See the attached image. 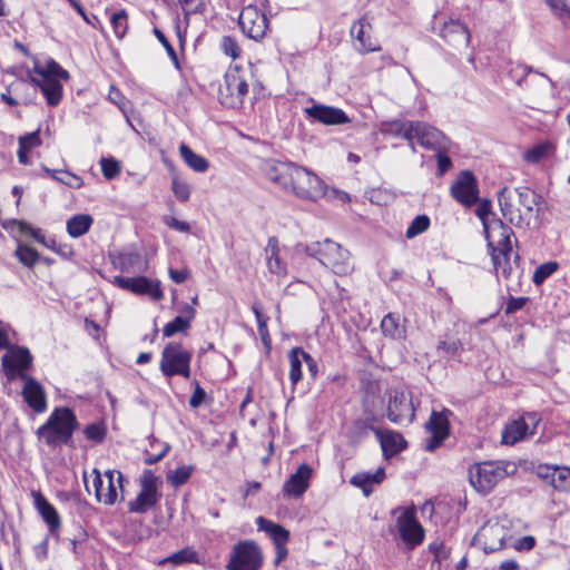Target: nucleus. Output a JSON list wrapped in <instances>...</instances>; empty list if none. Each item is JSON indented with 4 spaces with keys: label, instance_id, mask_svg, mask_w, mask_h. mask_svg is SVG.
I'll return each instance as SVG.
<instances>
[{
    "label": "nucleus",
    "instance_id": "1",
    "mask_svg": "<svg viewBox=\"0 0 570 570\" xmlns=\"http://www.w3.org/2000/svg\"><path fill=\"white\" fill-rule=\"evenodd\" d=\"M265 174L271 181L305 200L316 202L326 191V185L317 175L292 161H267Z\"/></svg>",
    "mask_w": 570,
    "mask_h": 570
},
{
    "label": "nucleus",
    "instance_id": "2",
    "mask_svg": "<svg viewBox=\"0 0 570 570\" xmlns=\"http://www.w3.org/2000/svg\"><path fill=\"white\" fill-rule=\"evenodd\" d=\"M304 252L331 268L335 275L345 276L354 269L350 250L330 238L305 245Z\"/></svg>",
    "mask_w": 570,
    "mask_h": 570
},
{
    "label": "nucleus",
    "instance_id": "3",
    "mask_svg": "<svg viewBox=\"0 0 570 570\" xmlns=\"http://www.w3.org/2000/svg\"><path fill=\"white\" fill-rule=\"evenodd\" d=\"M78 421L69 407H56L45 424L38 428L37 436L49 446L69 444Z\"/></svg>",
    "mask_w": 570,
    "mask_h": 570
},
{
    "label": "nucleus",
    "instance_id": "4",
    "mask_svg": "<svg viewBox=\"0 0 570 570\" xmlns=\"http://www.w3.org/2000/svg\"><path fill=\"white\" fill-rule=\"evenodd\" d=\"M513 230L501 220L497 222L487 234L489 248L491 250L493 266L497 273H501L509 278L513 272V265L517 264L518 255L514 262H511Z\"/></svg>",
    "mask_w": 570,
    "mask_h": 570
},
{
    "label": "nucleus",
    "instance_id": "5",
    "mask_svg": "<svg viewBox=\"0 0 570 570\" xmlns=\"http://www.w3.org/2000/svg\"><path fill=\"white\" fill-rule=\"evenodd\" d=\"M515 465L509 461H484L469 468V481L473 489L488 494L505 476L515 472Z\"/></svg>",
    "mask_w": 570,
    "mask_h": 570
},
{
    "label": "nucleus",
    "instance_id": "6",
    "mask_svg": "<svg viewBox=\"0 0 570 570\" xmlns=\"http://www.w3.org/2000/svg\"><path fill=\"white\" fill-rule=\"evenodd\" d=\"M191 354L180 343H168L161 353L160 371L167 376L181 375L185 379L190 376Z\"/></svg>",
    "mask_w": 570,
    "mask_h": 570
},
{
    "label": "nucleus",
    "instance_id": "7",
    "mask_svg": "<svg viewBox=\"0 0 570 570\" xmlns=\"http://www.w3.org/2000/svg\"><path fill=\"white\" fill-rule=\"evenodd\" d=\"M140 490L137 497L129 501L128 509L134 513H145L158 504L161 493L159 487L161 480L151 470H145L140 475Z\"/></svg>",
    "mask_w": 570,
    "mask_h": 570
},
{
    "label": "nucleus",
    "instance_id": "8",
    "mask_svg": "<svg viewBox=\"0 0 570 570\" xmlns=\"http://www.w3.org/2000/svg\"><path fill=\"white\" fill-rule=\"evenodd\" d=\"M396 514L395 530L407 549H414L424 540V529L416 520L414 508H397L393 511Z\"/></svg>",
    "mask_w": 570,
    "mask_h": 570
},
{
    "label": "nucleus",
    "instance_id": "9",
    "mask_svg": "<svg viewBox=\"0 0 570 570\" xmlns=\"http://www.w3.org/2000/svg\"><path fill=\"white\" fill-rule=\"evenodd\" d=\"M219 94L224 105L230 108L240 107L248 94L247 72L238 67L229 68L225 73Z\"/></svg>",
    "mask_w": 570,
    "mask_h": 570
},
{
    "label": "nucleus",
    "instance_id": "10",
    "mask_svg": "<svg viewBox=\"0 0 570 570\" xmlns=\"http://www.w3.org/2000/svg\"><path fill=\"white\" fill-rule=\"evenodd\" d=\"M262 564L259 547L254 541L244 540L233 547L226 570H259Z\"/></svg>",
    "mask_w": 570,
    "mask_h": 570
},
{
    "label": "nucleus",
    "instance_id": "11",
    "mask_svg": "<svg viewBox=\"0 0 570 570\" xmlns=\"http://www.w3.org/2000/svg\"><path fill=\"white\" fill-rule=\"evenodd\" d=\"M540 423L537 413H527L521 417L509 422L502 431V443L513 445L535 433Z\"/></svg>",
    "mask_w": 570,
    "mask_h": 570
},
{
    "label": "nucleus",
    "instance_id": "12",
    "mask_svg": "<svg viewBox=\"0 0 570 570\" xmlns=\"http://www.w3.org/2000/svg\"><path fill=\"white\" fill-rule=\"evenodd\" d=\"M414 404L411 394L405 391L394 390L390 393L387 406L389 419L396 424L406 425L414 420Z\"/></svg>",
    "mask_w": 570,
    "mask_h": 570
},
{
    "label": "nucleus",
    "instance_id": "13",
    "mask_svg": "<svg viewBox=\"0 0 570 570\" xmlns=\"http://www.w3.org/2000/svg\"><path fill=\"white\" fill-rule=\"evenodd\" d=\"M507 534V529L499 522H488L475 533L472 544L491 553L503 548Z\"/></svg>",
    "mask_w": 570,
    "mask_h": 570
},
{
    "label": "nucleus",
    "instance_id": "14",
    "mask_svg": "<svg viewBox=\"0 0 570 570\" xmlns=\"http://www.w3.org/2000/svg\"><path fill=\"white\" fill-rule=\"evenodd\" d=\"M450 410L432 411L429 421L425 424L430 436L425 440L424 449L429 452L439 448L450 434L449 415Z\"/></svg>",
    "mask_w": 570,
    "mask_h": 570
},
{
    "label": "nucleus",
    "instance_id": "15",
    "mask_svg": "<svg viewBox=\"0 0 570 570\" xmlns=\"http://www.w3.org/2000/svg\"><path fill=\"white\" fill-rule=\"evenodd\" d=\"M451 196L461 205L471 207L479 200V187L470 170L461 171L450 187Z\"/></svg>",
    "mask_w": 570,
    "mask_h": 570
},
{
    "label": "nucleus",
    "instance_id": "16",
    "mask_svg": "<svg viewBox=\"0 0 570 570\" xmlns=\"http://www.w3.org/2000/svg\"><path fill=\"white\" fill-rule=\"evenodd\" d=\"M238 24L244 35L253 40H261L265 37L268 20L255 6H246L240 11Z\"/></svg>",
    "mask_w": 570,
    "mask_h": 570
},
{
    "label": "nucleus",
    "instance_id": "17",
    "mask_svg": "<svg viewBox=\"0 0 570 570\" xmlns=\"http://www.w3.org/2000/svg\"><path fill=\"white\" fill-rule=\"evenodd\" d=\"M114 285L118 286L121 289L129 291L134 294L138 295H148L154 301H159L163 298L164 293L160 288V283L158 281L149 279L145 276L138 277H122L115 276L112 282Z\"/></svg>",
    "mask_w": 570,
    "mask_h": 570
},
{
    "label": "nucleus",
    "instance_id": "18",
    "mask_svg": "<svg viewBox=\"0 0 570 570\" xmlns=\"http://www.w3.org/2000/svg\"><path fill=\"white\" fill-rule=\"evenodd\" d=\"M412 140H416L420 146L431 150H442L448 145V139L442 131L423 121H413Z\"/></svg>",
    "mask_w": 570,
    "mask_h": 570
},
{
    "label": "nucleus",
    "instance_id": "19",
    "mask_svg": "<svg viewBox=\"0 0 570 570\" xmlns=\"http://www.w3.org/2000/svg\"><path fill=\"white\" fill-rule=\"evenodd\" d=\"M6 375L9 380L19 377V373H24L32 364V355L27 347L10 346L8 353L1 358Z\"/></svg>",
    "mask_w": 570,
    "mask_h": 570
},
{
    "label": "nucleus",
    "instance_id": "20",
    "mask_svg": "<svg viewBox=\"0 0 570 570\" xmlns=\"http://www.w3.org/2000/svg\"><path fill=\"white\" fill-rule=\"evenodd\" d=\"M24 384L22 397L24 402L36 412L43 413L47 410V395L41 384L26 373H19Z\"/></svg>",
    "mask_w": 570,
    "mask_h": 570
},
{
    "label": "nucleus",
    "instance_id": "21",
    "mask_svg": "<svg viewBox=\"0 0 570 570\" xmlns=\"http://www.w3.org/2000/svg\"><path fill=\"white\" fill-rule=\"evenodd\" d=\"M306 116L314 121L326 126L343 125L351 121L348 116L340 108L314 104L304 109Z\"/></svg>",
    "mask_w": 570,
    "mask_h": 570
},
{
    "label": "nucleus",
    "instance_id": "22",
    "mask_svg": "<svg viewBox=\"0 0 570 570\" xmlns=\"http://www.w3.org/2000/svg\"><path fill=\"white\" fill-rule=\"evenodd\" d=\"M313 475V469L302 463L295 473H293L283 485L284 497L298 499L301 498L309 487V481Z\"/></svg>",
    "mask_w": 570,
    "mask_h": 570
},
{
    "label": "nucleus",
    "instance_id": "23",
    "mask_svg": "<svg viewBox=\"0 0 570 570\" xmlns=\"http://www.w3.org/2000/svg\"><path fill=\"white\" fill-rule=\"evenodd\" d=\"M440 36L451 46L468 47L471 40V35L468 27L460 20L450 18L444 21Z\"/></svg>",
    "mask_w": 570,
    "mask_h": 570
},
{
    "label": "nucleus",
    "instance_id": "24",
    "mask_svg": "<svg viewBox=\"0 0 570 570\" xmlns=\"http://www.w3.org/2000/svg\"><path fill=\"white\" fill-rule=\"evenodd\" d=\"M372 24L367 16H363L351 27V36L358 43V49L363 51H375L379 49L377 42L371 36Z\"/></svg>",
    "mask_w": 570,
    "mask_h": 570
},
{
    "label": "nucleus",
    "instance_id": "25",
    "mask_svg": "<svg viewBox=\"0 0 570 570\" xmlns=\"http://www.w3.org/2000/svg\"><path fill=\"white\" fill-rule=\"evenodd\" d=\"M105 479L104 489L98 490V501L112 505L118 499V490H122L124 475L120 471L108 470Z\"/></svg>",
    "mask_w": 570,
    "mask_h": 570
},
{
    "label": "nucleus",
    "instance_id": "26",
    "mask_svg": "<svg viewBox=\"0 0 570 570\" xmlns=\"http://www.w3.org/2000/svg\"><path fill=\"white\" fill-rule=\"evenodd\" d=\"M266 254V266L268 271L277 277H286L288 274L287 265L282 259L279 254V243L275 236H272L267 240L265 248Z\"/></svg>",
    "mask_w": 570,
    "mask_h": 570
},
{
    "label": "nucleus",
    "instance_id": "27",
    "mask_svg": "<svg viewBox=\"0 0 570 570\" xmlns=\"http://www.w3.org/2000/svg\"><path fill=\"white\" fill-rule=\"evenodd\" d=\"M539 476L549 481L558 491H570V469L567 466H540Z\"/></svg>",
    "mask_w": 570,
    "mask_h": 570
},
{
    "label": "nucleus",
    "instance_id": "28",
    "mask_svg": "<svg viewBox=\"0 0 570 570\" xmlns=\"http://www.w3.org/2000/svg\"><path fill=\"white\" fill-rule=\"evenodd\" d=\"M29 81L36 87L40 88L41 92L47 99L49 106H57L62 98V85L60 80L57 79H47L40 80L31 75V71H28Z\"/></svg>",
    "mask_w": 570,
    "mask_h": 570
},
{
    "label": "nucleus",
    "instance_id": "29",
    "mask_svg": "<svg viewBox=\"0 0 570 570\" xmlns=\"http://www.w3.org/2000/svg\"><path fill=\"white\" fill-rule=\"evenodd\" d=\"M32 497L37 511L47 523L50 532H55L60 527V518L57 510L40 492H32Z\"/></svg>",
    "mask_w": 570,
    "mask_h": 570
},
{
    "label": "nucleus",
    "instance_id": "30",
    "mask_svg": "<svg viewBox=\"0 0 570 570\" xmlns=\"http://www.w3.org/2000/svg\"><path fill=\"white\" fill-rule=\"evenodd\" d=\"M498 202L500 206V210L504 218H507L511 224L515 226H523L529 225V222H525V218L522 214L517 210L511 200V193L510 190L504 187L498 193Z\"/></svg>",
    "mask_w": 570,
    "mask_h": 570
},
{
    "label": "nucleus",
    "instance_id": "31",
    "mask_svg": "<svg viewBox=\"0 0 570 570\" xmlns=\"http://www.w3.org/2000/svg\"><path fill=\"white\" fill-rule=\"evenodd\" d=\"M31 75L36 73L41 77L40 80L57 79L68 80L69 72L63 69L53 59H48L45 66H41L36 57H33V68L30 70Z\"/></svg>",
    "mask_w": 570,
    "mask_h": 570
},
{
    "label": "nucleus",
    "instance_id": "32",
    "mask_svg": "<svg viewBox=\"0 0 570 570\" xmlns=\"http://www.w3.org/2000/svg\"><path fill=\"white\" fill-rule=\"evenodd\" d=\"M413 121L410 120H390L380 125V132L385 137L403 138L411 140Z\"/></svg>",
    "mask_w": 570,
    "mask_h": 570
},
{
    "label": "nucleus",
    "instance_id": "33",
    "mask_svg": "<svg viewBox=\"0 0 570 570\" xmlns=\"http://www.w3.org/2000/svg\"><path fill=\"white\" fill-rule=\"evenodd\" d=\"M385 478L383 468H379L374 473L361 472L352 476L351 484L361 488L364 495L368 497L373 492V485L380 484Z\"/></svg>",
    "mask_w": 570,
    "mask_h": 570
},
{
    "label": "nucleus",
    "instance_id": "34",
    "mask_svg": "<svg viewBox=\"0 0 570 570\" xmlns=\"http://www.w3.org/2000/svg\"><path fill=\"white\" fill-rule=\"evenodd\" d=\"M258 530L266 532L276 546H286L289 540V532L281 524L274 523L263 517L256 519Z\"/></svg>",
    "mask_w": 570,
    "mask_h": 570
},
{
    "label": "nucleus",
    "instance_id": "35",
    "mask_svg": "<svg viewBox=\"0 0 570 570\" xmlns=\"http://www.w3.org/2000/svg\"><path fill=\"white\" fill-rule=\"evenodd\" d=\"M112 264L124 273L142 271L141 255L137 252H121L114 257Z\"/></svg>",
    "mask_w": 570,
    "mask_h": 570
},
{
    "label": "nucleus",
    "instance_id": "36",
    "mask_svg": "<svg viewBox=\"0 0 570 570\" xmlns=\"http://www.w3.org/2000/svg\"><path fill=\"white\" fill-rule=\"evenodd\" d=\"M376 434L380 438L381 446L385 455H394L404 450L406 446V442L400 433H380L376 431Z\"/></svg>",
    "mask_w": 570,
    "mask_h": 570
},
{
    "label": "nucleus",
    "instance_id": "37",
    "mask_svg": "<svg viewBox=\"0 0 570 570\" xmlns=\"http://www.w3.org/2000/svg\"><path fill=\"white\" fill-rule=\"evenodd\" d=\"M519 198V204L524 208L525 222L532 216L534 208L541 203V196L533 191L531 188L522 186L515 189Z\"/></svg>",
    "mask_w": 570,
    "mask_h": 570
},
{
    "label": "nucleus",
    "instance_id": "38",
    "mask_svg": "<svg viewBox=\"0 0 570 570\" xmlns=\"http://www.w3.org/2000/svg\"><path fill=\"white\" fill-rule=\"evenodd\" d=\"M381 328L385 336H390L393 340L405 337V326L400 315L393 313L385 315L381 322Z\"/></svg>",
    "mask_w": 570,
    "mask_h": 570
},
{
    "label": "nucleus",
    "instance_id": "39",
    "mask_svg": "<svg viewBox=\"0 0 570 570\" xmlns=\"http://www.w3.org/2000/svg\"><path fill=\"white\" fill-rule=\"evenodd\" d=\"M94 219L88 214H78L67 220V232L73 237L85 235L91 227Z\"/></svg>",
    "mask_w": 570,
    "mask_h": 570
},
{
    "label": "nucleus",
    "instance_id": "40",
    "mask_svg": "<svg viewBox=\"0 0 570 570\" xmlns=\"http://www.w3.org/2000/svg\"><path fill=\"white\" fill-rule=\"evenodd\" d=\"M179 154L187 166L197 173H205L209 167L208 160L194 153L186 144L179 146Z\"/></svg>",
    "mask_w": 570,
    "mask_h": 570
},
{
    "label": "nucleus",
    "instance_id": "41",
    "mask_svg": "<svg viewBox=\"0 0 570 570\" xmlns=\"http://www.w3.org/2000/svg\"><path fill=\"white\" fill-rule=\"evenodd\" d=\"M304 360L305 351L302 347H294L289 351V380L293 385H296L302 380V365Z\"/></svg>",
    "mask_w": 570,
    "mask_h": 570
},
{
    "label": "nucleus",
    "instance_id": "42",
    "mask_svg": "<svg viewBox=\"0 0 570 570\" xmlns=\"http://www.w3.org/2000/svg\"><path fill=\"white\" fill-rule=\"evenodd\" d=\"M43 171L53 180L59 181L68 187L79 189L83 185V180L81 177L77 176L76 174H72L68 170H57V169H50L46 166L42 167Z\"/></svg>",
    "mask_w": 570,
    "mask_h": 570
},
{
    "label": "nucleus",
    "instance_id": "43",
    "mask_svg": "<svg viewBox=\"0 0 570 570\" xmlns=\"http://www.w3.org/2000/svg\"><path fill=\"white\" fill-rule=\"evenodd\" d=\"M173 563L175 566H181L185 563H200L198 553L193 548H184L169 557L163 559L159 564Z\"/></svg>",
    "mask_w": 570,
    "mask_h": 570
},
{
    "label": "nucleus",
    "instance_id": "44",
    "mask_svg": "<svg viewBox=\"0 0 570 570\" xmlns=\"http://www.w3.org/2000/svg\"><path fill=\"white\" fill-rule=\"evenodd\" d=\"M252 311L255 314V317H256V321H257V330H258V334L261 336V340H262L265 348L267 350V352H269L271 348H272V338H271V335H269V332H268V327H267V317H265L262 314L261 307H259L258 304H254L252 306Z\"/></svg>",
    "mask_w": 570,
    "mask_h": 570
},
{
    "label": "nucleus",
    "instance_id": "45",
    "mask_svg": "<svg viewBox=\"0 0 570 570\" xmlns=\"http://www.w3.org/2000/svg\"><path fill=\"white\" fill-rule=\"evenodd\" d=\"M14 256L22 265L29 268L33 267L40 258L38 252L35 248L21 243L18 244Z\"/></svg>",
    "mask_w": 570,
    "mask_h": 570
},
{
    "label": "nucleus",
    "instance_id": "46",
    "mask_svg": "<svg viewBox=\"0 0 570 570\" xmlns=\"http://www.w3.org/2000/svg\"><path fill=\"white\" fill-rule=\"evenodd\" d=\"M553 150L551 142H540L524 153V159L530 164H537L548 157Z\"/></svg>",
    "mask_w": 570,
    "mask_h": 570
},
{
    "label": "nucleus",
    "instance_id": "47",
    "mask_svg": "<svg viewBox=\"0 0 570 570\" xmlns=\"http://www.w3.org/2000/svg\"><path fill=\"white\" fill-rule=\"evenodd\" d=\"M191 465H181L167 474V481L175 488L185 484L193 473Z\"/></svg>",
    "mask_w": 570,
    "mask_h": 570
},
{
    "label": "nucleus",
    "instance_id": "48",
    "mask_svg": "<svg viewBox=\"0 0 570 570\" xmlns=\"http://www.w3.org/2000/svg\"><path fill=\"white\" fill-rule=\"evenodd\" d=\"M111 26L115 32V36L118 39H122L128 30V14L126 10H120L118 12H115L111 16Z\"/></svg>",
    "mask_w": 570,
    "mask_h": 570
},
{
    "label": "nucleus",
    "instance_id": "49",
    "mask_svg": "<svg viewBox=\"0 0 570 570\" xmlns=\"http://www.w3.org/2000/svg\"><path fill=\"white\" fill-rule=\"evenodd\" d=\"M430 227V218L426 215L416 216L406 229L405 236L411 239L424 233Z\"/></svg>",
    "mask_w": 570,
    "mask_h": 570
},
{
    "label": "nucleus",
    "instance_id": "50",
    "mask_svg": "<svg viewBox=\"0 0 570 570\" xmlns=\"http://www.w3.org/2000/svg\"><path fill=\"white\" fill-rule=\"evenodd\" d=\"M171 189L175 197L179 202H187L190 198L191 187L185 180H181L178 176L171 178Z\"/></svg>",
    "mask_w": 570,
    "mask_h": 570
},
{
    "label": "nucleus",
    "instance_id": "51",
    "mask_svg": "<svg viewBox=\"0 0 570 570\" xmlns=\"http://www.w3.org/2000/svg\"><path fill=\"white\" fill-rule=\"evenodd\" d=\"M559 265L557 262H548L538 266L533 273L532 281L535 285H541L548 277L557 272Z\"/></svg>",
    "mask_w": 570,
    "mask_h": 570
},
{
    "label": "nucleus",
    "instance_id": "52",
    "mask_svg": "<svg viewBox=\"0 0 570 570\" xmlns=\"http://www.w3.org/2000/svg\"><path fill=\"white\" fill-rule=\"evenodd\" d=\"M85 436L95 443H101L107 434L104 423H91L83 429Z\"/></svg>",
    "mask_w": 570,
    "mask_h": 570
},
{
    "label": "nucleus",
    "instance_id": "53",
    "mask_svg": "<svg viewBox=\"0 0 570 570\" xmlns=\"http://www.w3.org/2000/svg\"><path fill=\"white\" fill-rule=\"evenodd\" d=\"M100 167L102 175L106 179H114L120 173V164L115 158H105L100 159Z\"/></svg>",
    "mask_w": 570,
    "mask_h": 570
},
{
    "label": "nucleus",
    "instance_id": "54",
    "mask_svg": "<svg viewBox=\"0 0 570 570\" xmlns=\"http://www.w3.org/2000/svg\"><path fill=\"white\" fill-rule=\"evenodd\" d=\"M190 327L180 316H176L174 321L167 323L163 328L165 337H171L178 332H186Z\"/></svg>",
    "mask_w": 570,
    "mask_h": 570
},
{
    "label": "nucleus",
    "instance_id": "55",
    "mask_svg": "<svg viewBox=\"0 0 570 570\" xmlns=\"http://www.w3.org/2000/svg\"><path fill=\"white\" fill-rule=\"evenodd\" d=\"M2 226L4 229L9 232H17L20 235H30L33 229V227L30 224L18 219L6 220L2 223Z\"/></svg>",
    "mask_w": 570,
    "mask_h": 570
},
{
    "label": "nucleus",
    "instance_id": "56",
    "mask_svg": "<svg viewBox=\"0 0 570 570\" xmlns=\"http://www.w3.org/2000/svg\"><path fill=\"white\" fill-rule=\"evenodd\" d=\"M220 48L226 56H228L233 59L238 58L242 52V49L238 46L237 41L229 36L223 37L222 42H220Z\"/></svg>",
    "mask_w": 570,
    "mask_h": 570
},
{
    "label": "nucleus",
    "instance_id": "57",
    "mask_svg": "<svg viewBox=\"0 0 570 570\" xmlns=\"http://www.w3.org/2000/svg\"><path fill=\"white\" fill-rule=\"evenodd\" d=\"M551 11L561 19L570 18V8L567 0H544Z\"/></svg>",
    "mask_w": 570,
    "mask_h": 570
},
{
    "label": "nucleus",
    "instance_id": "58",
    "mask_svg": "<svg viewBox=\"0 0 570 570\" xmlns=\"http://www.w3.org/2000/svg\"><path fill=\"white\" fill-rule=\"evenodd\" d=\"M41 139L39 136V130L32 131L28 135L21 136L19 138V146L21 149L31 150L32 148L40 146Z\"/></svg>",
    "mask_w": 570,
    "mask_h": 570
},
{
    "label": "nucleus",
    "instance_id": "59",
    "mask_svg": "<svg viewBox=\"0 0 570 570\" xmlns=\"http://www.w3.org/2000/svg\"><path fill=\"white\" fill-rule=\"evenodd\" d=\"M438 348L444 351L448 354L456 355L462 350V343L459 340L441 341Z\"/></svg>",
    "mask_w": 570,
    "mask_h": 570
},
{
    "label": "nucleus",
    "instance_id": "60",
    "mask_svg": "<svg viewBox=\"0 0 570 570\" xmlns=\"http://www.w3.org/2000/svg\"><path fill=\"white\" fill-rule=\"evenodd\" d=\"M179 4L183 8V11L185 12V16H189L191 13H198L204 10L203 3L197 2L195 0H178Z\"/></svg>",
    "mask_w": 570,
    "mask_h": 570
},
{
    "label": "nucleus",
    "instance_id": "61",
    "mask_svg": "<svg viewBox=\"0 0 570 570\" xmlns=\"http://www.w3.org/2000/svg\"><path fill=\"white\" fill-rule=\"evenodd\" d=\"M154 32H155V36L157 37V39L161 42L163 47H165L167 53L170 56V58L173 59L175 65L178 66V59H177L176 51H175L174 47L169 43V41L167 40L165 35L158 29H155Z\"/></svg>",
    "mask_w": 570,
    "mask_h": 570
},
{
    "label": "nucleus",
    "instance_id": "62",
    "mask_svg": "<svg viewBox=\"0 0 570 570\" xmlns=\"http://www.w3.org/2000/svg\"><path fill=\"white\" fill-rule=\"evenodd\" d=\"M438 155V174L440 176L444 175L451 167H452V160L451 158L442 153L441 150H436Z\"/></svg>",
    "mask_w": 570,
    "mask_h": 570
},
{
    "label": "nucleus",
    "instance_id": "63",
    "mask_svg": "<svg viewBox=\"0 0 570 570\" xmlns=\"http://www.w3.org/2000/svg\"><path fill=\"white\" fill-rule=\"evenodd\" d=\"M169 277L176 284H181L186 282L190 277V271L188 268L183 269H174L169 268L168 271Z\"/></svg>",
    "mask_w": 570,
    "mask_h": 570
},
{
    "label": "nucleus",
    "instance_id": "64",
    "mask_svg": "<svg viewBox=\"0 0 570 570\" xmlns=\"http://www.w3.org/2000/svg\"><path fill=\"white\" fill-rule=\"evenodd\" d=\"M205 397H206L205 391L199 386L198 383H196L195 391L189 399V405L193 409H197L204 403Z\"/></svg>",
    "mask_w": 570,
    "mask_h": 570
}]
</instances>
